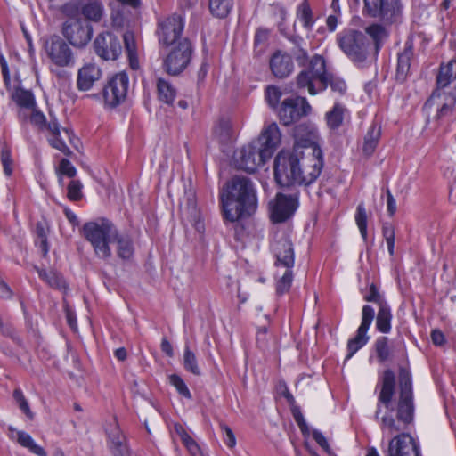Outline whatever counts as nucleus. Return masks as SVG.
<instances>
[{"instance_id":"f257e3e1","label":"nucleus","mask_w":456,"mask_h":456,"mask_svg":"<svg viewBox=\"0 0 456 456\" xmlns=\"http://www.w3.org/2000/svg\"><path fill=\"white\" fill-rule=\"evenodd\" d=\"M414 399L411 373L401 369L399 391L395 393V375L386 370L382 377L381 389L378 396L375 419L379 423L383 434L395 436L388 444L386 456H419L418 441L404 433L414 419Z\"/></svg>"},{"instance_id":"f03ea898","label":"nucleus","mask_w":456,"mask_h":456,"mask_svg":"<svg viewBox=\"0 0 456 456\" xmlns=\"http://www.w3.org/2000/svg\"><path fill=\"white\" fill-rule=\"evenodd\" d=\"M323 167L320 147L313 152L297 150H282L274 160V177L281 186L294 184L308 186L320 176Z\"/></svg>"},{"instance_id":"7ed1b4c3","label":"nucleus","mask_w":456,"mask_h":456,"mask_svg":"<svg viewBox=\"0 0 456 456\" xmlns=\"http://www.w3.org/2000/svg\"><path fill=\"white\" fill-rule=\"evenodd\" d=\"M84 237L90 242L98 258L109 260L112 256L110 244L116 247L118 258L130 261L134 254V244L132 237L120 232L115 224L106 218L87 222L82 228Z\"/></svg>"},{"instance_id":"20e7f679","label":"nucleus","mask_w":456,"mask_h":456,"mask_svg":"<svg viewBox=\"0 0 456 456\" xmlns=\"http://www.w3.org/2000/svg\"><path fill=\"white\" fill-rule=\"evenodd\" d=\"M224 218L231 223L251 216L257 209L256 190L252 181L233 176L220 195Z\"/></svg>"},{"instance_id":"39448f33","label":"nucleus","mask_w":456,"mask_h":456,"mask_svg":"<svg viewBox=\"0 0 456 456\" xmlns=\"http://www.w3.org/2000/svg\"><path fill=\"white\" fill-rule=\"evenodd\" d=\"M281 134L276 123L268 125L257 139L243 146L236 152L234 160L237 168L254 173L271 159L279 146Z\"/></svg>"},{"instance_id":"423d86ee","label":"nucleus","mask_w":456,"mask_h":456,"mask_svg":"<svg viewBox=\"0 0 456 456\" xmlns=\"http://www.w3.org/2000/svg\"><path fill=\"white\" fill-rule=\"evenodd\" d=\"M297 86L300 89H306L312 95L323 92L329 86L338 95H343L347 88L342 78L327 71L326 61L319 54L314 55L308 66L299 72Z\"/></svg>"},{"instance_id":"0eeeda50","label":"nucleus","mask_w":456,"mask_h":456,"mask_svg":"<svg viewBox=\"0 0 456 456\" xmlns=\"http://www.w3.org/2000/svg\"><path fill=\"white\" fill-rule=\"evenodd\" d=\"M338 42L341 50L352 61L358 66L363 64L370 45L364 33L356 30L343 31L338 35Z\"/></svg>"},{"instance_id":"6e6552de","label":"nucleus","mask_w":456,"mask_h":456,"mask_svg":"<svg viewBox=\"0 0 456 456\" xmlns=\"http://www.w3.org/2000/svg\"><path fill=\"white\" fill-rule=\"evenodd\" d=\"M364 10L372 18L385 24H393L401 20L404 5L402 0H363Z\"/></svg>"},{"instance_id":"1a4fd4ad","label":"nucleus","mask_w":456,"mask_h":456,"mask_svg":"<svg viewBox=\"0 0 456 456\" xmlns=\"http://www.w3.org/2000/svg\"><path fill=\"white\" fill-rule=\"evenodd\" d=\"M62 12L69 18L83 16L86 22H100L104 16V5L100 0H71L62 6Z\"/></svg>"},{"instance_id":"9d476101","label":"nucleus","mask_w":456,"mask_h":456,"mask_svg":"<svg viewBox=\"0 0 456 456\" xmlns=\"http://www.w3.org/2000/svg\"><path fill=\"white\" fill-rule=\"evenodd\" d=\"M184 23V17L176 13L159 20L156 29L159 44L165 47L177 45L183 39Z\"/></svg>"},{"instance_id":"9b49d317","label":"nucleus","mask_w":456,"mask_h":456,"mask_svg":"<svg viewBox=\"0 0 456 456\" xmlns=\"http://www.w3.org/2000/svg\"><path fill=\"white\" fill-rule=\"evenodd\" d=\"M68 18L62 24L61 32L63 37L74 47H85L93 37L92 25L80 17Z\"/></svg>"},{"instance_id":"f8f14e48","label":"nucleus","mask_w":456,"mask_h":456,"mask_svg":"<svg viewBox=\"0 0 456 456\" xmlns=\"http://www.w3.org/2000/svg\"><path fill=\"white\" fill-rule=\"evenodd\" d=\"M192 54V45L188 38L181 39L174 45L164 61L165 69L168 74L178 75L189 65Z\"/></svg>"},{"instance_id":"ddd939ff","label":"nucleus","mask_w":456,"mask_h":456,"mask_svg":"<svg viewBox=\"0 0 456 456\" xmlns=\"http://www.w3.org/2000/svg\"><path fill=\"white\" fill-rule=\"evenodd\" d=\"M128 86L129 78L126 72L113 75L103 88L105 104L113 108L123 102L126 98Z\"/></svg>"},{"instance_id":"4468645a","label":"nucleus","mask_w":456,"mask_h":456,"mask_svg":"<svg viewBox=\"0 0 456 456\" xmlns=\"http://www.w3.org/2000/svg\"><path fill=\"white\" fill-rule=\"evenodd\" d=\"M311 111V106L304 97L286 98L279 110V118L284 126H289Z\"/></svg>"},{"instance_id":"2eb2a0df","label":"nucleus","mask_w":456,"mask_h":456,"mask_svg":"<svg viewBox=\"0 0 456 456\" xmlns=\"http://www.w3.org/2000/svg\"><path fill=\"white\" fill-rule=\"evenodd\" d=\"M375 316V311L369 305H363L362 309V322L357 329L356 335L348 340L346 359H350L359 349L367 344L370 337L367 332L372 323Z\"/></svg>"},{"instance_id":"dca6fc26","label":"nucleus","mask_w":456,"mask_h":456,"mask_svg":"<svg viewBox=\"0 0 456 456\" xmlns=\"http://www.w3.org/2000/svg\"><path fill=\"white\" fill-rule=\"evenodd\" d=\"M95 53L104 61H115L122 53L117 36L106 31L98 34L94 41Z\"/></svg>"},{"instance_id":"f3484780","label":"nucleus","mask_w":456,"mask_h":456,"mask_svg":"<svg viewBox=\"0 0 456 456\" xmlns=\"http://www.w3.org/2000/svg\"><path fill=\"white\" fill-rule=\"evenodd\" d=\"M297 207L298 195L297 193L291 195L278 193L275 200L270 203L273 222H285L295 213Z\"/></svg>"},{"instance_id":"a211bd4d","label":"nucleus","mask_w":456,"mask_h":456,"mask_svg":"<svg viewBox=\"0 0 456 456\" xmlns=\"http://www.w3.org/2000/svg\"><path fill=\"white\" fill-rule=\"evenodd\" d=\"M455 104L456 96L454 94L436 89L433 92L424 107L426 109L436 107V114L434 117V120L440 121L452 114Z\"/></svg>"},{"instance_id":"6ab92c4d","label":"nucleus","mask_w":456,"mask_h":456,"mask_svg":"<svg viewBox=\"0 0 456 456\" xmlns=\"http://www.w3.org/2000/svg\"><path fill=\"white\" fill-rule=\"evenodd\" d=\"M45 50L47 56L57 66L66 67L72 62V52L69 46L57 36L46 40Z\"/></svg>"},{"instance_id":"aec40b11","label":"nucleus","mask_w":456,"mask_h":456,"mask_svg":"<svg viewBox=\"0 0 456 456\" xmlns=\"http://www.w3.org/2000/svg\"><path fill=\"white\" fill-rule=\"evenodd\" d=\"M295 144L292 150L303 151L305 149L307 152H313V149L319 147L317 141L319 134L317 128L311 124L303 123L294 128Z\"/></svg>"},{"instance_id":"412c9836","label":"nucleus","mask_w":456,"mask_h":456,"mask_svg":"<svg viewBox=\"0 0 456 456\" xmlns=\"http://www.w3.org/2000/svg\"><path fill=\"white\" fill-rule=\"evenodd\" d=\"M276 256V265L292 268L295 262V254L291 241L286 236L281 237L273 244Z\"/></svg>"},{"instance_id":"4be33fe9","label":"nucleus","mask_w":456,"mask_h":456,"mask_svg":"<svg viewBox=\"0 0 456 456\" xmlns=\"http://www.w3.org/2000/svg\"><path fill=\"white\" fill-rule=\"evenodd\" d=\"M269 64L272 73L279 78L287 77L294 69L292 58L282 51H276L270 58Z\"/></svg>"},{"instance_id":"5701e85b","label":"nucleus","mask_w":456,"mask_h":456,"mask_svg":"<svg viewBox=\"0 0 456 456\" xmlns=\"http://www.w3.org/2000/svg\"><path fill=\"white\" fill-rule=\"evenodd\" d=\"M102 77L101 69L94 63L85 64L77 73V86L80 91L90 90Z\"/></svg>"},{"instance_id":"b1692460","label":"nucleus","mask_w":456,"mask_h":456,"mask_svg":"<svg viewBox=\"0 0 456 456\" xmlns=\"http://www.w3.org/2000/svg\"><path fill=\"white\" fill-rule=\"evenodd\" d=\"M350 119V112L347 108L337 102L325 113V121L328 128L331 131L338 130L345 123Z\"/></svg>"},{"instance_id":"393cba45","label":"nucleus","mask_w":456,"mask_h":456,"mask_svg":"<svg viewBox=\"0 0 456 456\" xmlns=\"http://www.w3.org/2000/svg\"><path fill=\"white\" fill-rule=\"evenodd\" d=\"M118 4L113 8L111 12V25L114 28L119 29L125 27H129V20L126 16L127 6H131L134 10L139 5L140 1L136 0L134 4L128 1L118 0Z\"/></svg>"},{"instance_id":"a878e982","label":"nucleus","mask_w":456,"mask_h":456,"mask_svg":"<svg viewBox=\"0 0 456 456\" xmlns=\"http://www.w3.org/2000/svg\"><path fill=\"white\" fill-rule=\"evenodd\" d=\"M110 448L113 456H131L126 443V437L118 426L108 432Z\"/></svg>"},{"instance_id":"bb28decb","label":"nucleus","mask_w":456,"mask_h":456,"mask_svg":"<svg viewBox=\"0 0 456 456\" xmlns=\"http://www.w3.org/2000/svg\"><path fill=\"white\" fill-rule=\"evenodd\" d=\"M45 130H47L49 133L48 142L53 148L59 150L67 156H69L71 154V151L69 150V148L60 137L61 126L56 120H51L48 123L46 122V126L45 127Z\"/></svg>"},{"instance_id":"cd10ccee","label":"nucleus","mask_w":456,"mask_h":456,"mask_svg":"<svg viewBox=\"0 0 456 456\" xmlns=\"http://www.w3.org/2000/svg\"><path fill=\"white\" fill-rule=\"evenodd\" d=\"M124 44L126 53L127 54V58L129 61V65L131 69L136 70L139 69V60H138V52H137V45L134 38V35L132 31L127 30L123 35Z\"/></svg>"},{"instance_id":"c85d7f7f","label":"nucleus","mask_w":456,"mask_h":456,"mask_svg":"<svg viewBox=\"0 0 456 456\" xmlns=\"http://www.w3.org/2000/svg\"><path fill=\"white\" fill-rule=\"evenodd\" d=\"M456 79V61L451 60L446 64L440 67L439 73L436 77V84L439 90L449 86Z\"/></svg>"},{"instance_id":"c756f323","label":"nucleus","mask_w":456,"mask_h":456,"mask_svg":"<svg viewBox=\"0 0 456 456\" xmlns=\"http://www.w3.org/2000/svg\"><path fill=\"white\" fill-rule=\"evenodd\" d=\"M392 318L393 315L389 305L387 303H380L376 320L377 330L381 333H389L392 328Z\"/></svg>"},{"instance_id":"7c9ffc66","label":"nucleus","mask_w":456,"mask_h":456,"mask_svg":"<svg viewBox=\"0 0 456 456\" xmlns=\"http://www.w3.org/2000/svg\"><path fill=\"white\" fill-rule=\"evenodd\" d=\"M413 55L411 46L405 47L403 53L398 54L395 77L399 82H403L409 73L411 59Z\"/></svg>"},{"instance_id":"2f4dec72","label":"nucleus","mask_w":456,"mask_h":456,"mask_svg":"<svg viewBox=\"0 0 456 456\" xmlns=\"http://www.w3.org/2000/svg\"><path fill=\"white\" fill-rule=\"evenodd\" d=\"M12 99L22 109L31 110L36 107L35 96L29 90L18 87L12 92Z\"/></svg>"},{"instance_id":"473e14b6","label":"nucleus","mask_w":456,"mask_h":456,"mask_svg":"<svg viewBox=\"0 0 456 456\" xmlns=\"http://www.w3.org/2000/svg\"><path fill=\"white\" fill-rule=\"evenodd\" d=\"M380 134V127L375 124L371 125L367 134L364 137L362 148L364 154H366L367 156H370L374 152L379 141Z\"/></svg>"},{"instance_id":"72a5a7b5","label":"nucleus","mask_w":456,"mask_h":456,"mask_svg":"<svg viewBox=\"0 0 456 456\" xmlns=\"http://www.w3.org/2000/svg\"><path fill=\"white\" fill-rule=\"evenodd\" d=\"M297 19L307 31L313 28L314 19L307 2H303L297 10Z\"/></svg>"},{"instance_id":"f704fd0d","label":"nucleus","mask_w":456,"mask_h":456,"mask_svg":"<svg viewBox=\"0 0 456 456\" xmlns=\"http://www.w3.org/2000/svg\"><path fill=\"white\" fill-rule=\"evenodd\" d=\"M157 88L159 100L167 104H172L176 94L172 85L163 78H159Z\"/></svg>"},{"instance_id":"c9c22d12","label":"nucleus","mask_w":456,"mask_h":456,"mask_svg":"<svg viewBox=\"0 0 456 456\" xmlns=\"http://www.w3.org/2000/svg\"><path fill=\"white\" fill-rule=\"evenodd\" d=\"M233 6V0H209V10L217 18H225Z\"/></svg>"},{"instance_id":"e433bc0d","label":"nucleus","mask_w":456,"mask_h":456,"mask_svg":"<svg viewBox=\"0 0 456 456\" xmlns=\"http://www.w3.org/2000/svg\"><path fill=\"white\" fill-rule=\"evenodd\" d=\"M175 430L183 445L191 456H200L201 451L197 442L185 431L182 426H176Z\"/></svg>"},{"instance_id":"4c0bfd02","label":"nucleus","mask_w":456,"mask_h":456,"mask_svg":"<svg viewBox=\"0 0 456 456\" xmlns=\"http://www.w3.org/2000/svg\"><path fill=\"white\" fill-rule=\"evenodd\" d=\"M183 367L187 371L193 375L200 376L201 374L200 369L198 365L197 357L195 354L191 351L188 346H185L184 347Z\"/></svg>"},{"instance_id":"58836bf2","label":"nucleus","mask_w":456,"mask_h":456,"mask_svg":"<svg viewBox=\"0 0 456 456\" xmlns=\"http://www.w3.org/2000/svg\"><path fill=\"white\" fill-rule=\"evenodd\" d=\"M376 354L379 362H384L390 359L391 350L388 346V338L380 337L375 342Z\"/></svg>"},{"instance_id":"ea45409f","label":"nucleus","mask_w":456,"mask_h":456,"mask_svg":"<svg viewBox=\"0 0 456 456\" xmlns=\"http://www.w3.org/2000/svg\"><path fill=\"white\" fill-rule=\"evenodd\" d=\"M355 223L359 228L362 239H367V213L364 204L362 202L357 206L355 213Z\"/></svg>"},{"instance_id":"a19ab883","label":"nucleus","mask_w":456,"mask_h":456,"mask_svg":"<svg viewBox=\"0 0 456 456\" xmlns=\"http://www.w3.org/2000/svg\"><path fill=\"white\" fill-rule=\"evenodd\" d=\"M366 33L375 42L377 49L379 45L387 37V32L385 28L380 24H372L366 28Z\"/></svg>"},{"instance_id":"79ce46f5","label":"nucleus","mask_w":456,"mask_h":456,"mask_svg":"<svg viewBox=\"0 0 456 456\" xmlns=\"http://www.w3.org/2000/svg\"><path fill=\"white\" fill-rule=\"evenodd\" d=\"M169 383L175 387L176 391L187 399H191V394L183 381V379L177 374H171L169 377Z\"/></svg>"},{"instance_id":"37998d69","label":"nucleus","mask_w":456,"mask_h":456,"mask_svg":"<svg viewBox=\"0 0 456 456\" xmlns=\"http://www.w3.org/2000/svg\"><path fill=\"white\" fill-rule=\"evenodd\" d=\"M13 399L15 400L20 411L29 419H32L34 418V413L31 411L29 404L20 388H17L13 391Z\"/></svg>"},{"instance_id":"c03bdc74","label":"nucleus","mask_w":456,"mask_h":456,"mask_svg":"<svg viewBox=\"0 0 456 456\" xmlns=\"http://www.w3.org/2000/svg\"><path fill=\"white\" fill-rule=\"evenodd\" d=\"M0 159L4 174L6 175H11L12 173V159L11 150L6 144H3L0 148Z\"/></svg>"},{"instance_id":"a18cd8bd","label":"nucleus","mask_w":456,"mask_h":456,"mask_svg":"<svg viewBox=\"0 0 456 456\" xmlns=\"http://www.w3.org/2000/svg\"><path fill=\"white\" fill-rule=\"evenodd\" d=\"M293 281V273L291 268H287L281 278L278 281L276 285V291L278 294L282 295L288 292L291 287Z\"/></svg>"},{"instance_id":"49530a36","label":"nucleus","mask_w":456,"mask_h":456,"mask_svg":"<svg viewBox=\"0 0 456 456\" xmlns=\"http://www.w3.org/2000/svg\"><path fill=\"white\" fill-rule=\"evenodd\" d=\"M77 174V170L75 167L71 164V162L67 159H62L59 165L58 175H59V183L60 184H63V179L61 177L62 175H67L69 178H73Z\"/></svg>"},{"instance_id":"de8ad7c7","label":"nucleus","mask_w":456,"mask_h":456,"mask_svg":"<svg viewBox=\"0 0 456 456\" xmlns=\"http://www.w3.org/2000/svg\"><path fill=\"white\" fill-rule=\"evenodd\" d=\"M232 126L228 120H221L215 127V134L222 142H227L231 138Z\"/></svg>"},{"instance_id":"09e8293b","label":"nucleus","mask_w":456,"mask_h":456,"mask_svg":"<svg viewBox=\"0 0 456 456\" xmlns=\"http://www.w3.org/2000/svg\"><path fill=\"white\" fill-rule=\"evenodd\" d=\"M281 91L279 87L274 86H270L266 88L265 91V99L272 108H277L279 102L281 98Z\"/></svg>"},{"instance_id":"8fccbe9b","label":"nucleus","mask_w":456,"mask_h":456,"mask_svg":"<svg viewBox=\"0 0 456 456\" xmlns=\"http://www.w3.org/2000/svg\"><path fill=\"white\" fill-rule=\"evenodd\" d=\"M382 233L387 245V249L391 256L395 254V231L391 225L386 224L382 228Z\"/></svg>"},{"instance_id":"3c124183","label":"nucleus","mask_w":456,"mask_h":456,"mask_svg":"<svg viewBox=\"0 0 456 456\" xmlns=\"http://www.w3.org/2000/svg\"><path fill=\"white\" fill-rule=\"evenodd\" d=\"M82 183L78 180H71L68 185V198L77 201L82 198Z\"/></svg>"},{"instance_id":"603ef678","label":"nucleus","mask_w":456,"mask_h":456,"mask_svg":"<svg viewBox=\"0 0 456 456\" xmlns=\"http://www.w3.org/2000/svg\"><path fill=\"white\" fill-rule=\"evenodd\" d=\"M39 277L45 281L52 287H59L61 285V278L54 272H47L45 270H37Z\"/></svg>"},{"instance_id":"864d4df0","label":"nucleus","mask_w":456,"mask_h":456,"mask_svg":"<svg viewBox=\"0 0 456 456\" xmlns=\"http://www.w3.org/2000/svg\"><path fill=\"white\" fill-rule=\"evenodd\" d=\"M313 437L316 441V443L323 449V451L328 454V456H336V454L332 452L330 444L323 436V434L319 430H313Z\"/></svg>"},{"instance_id":"5fc2aeb1","label":"nucleus","mask_w":456,"mask_h":456,"mask_svg":"<svg viewBox=\"0 0 456 456\" xmlns=\"http://www.w3.org/2000/svg\"><path fill=\"white\" fill-rule=\"evenodd\" d=\"M31 110L30 122L37 126L40 130H45L46 126V118L43 112L34 107Z\"/></svg>"},{"instance_id":"6e6d98bb","label":"nucleus","mask_w":456,"mask_h":456,"mask_svg":"<svg viewBox=\"0 0 456 456\" xmlns=\"http://www.w3.org/2000/svg\"><path fill=\"white\" fill-rule=\"evenodd\" d=\"M220 428L223 431V440L229 448H233L236 445V438L232 430L225 424H221Z\"/></svg>"},{"instance_id":"4d7b16f0","label":"nucleus","mask_w":456,"mask_h":456,"mask_svg":"<svg viewBox=\"0 0 456 456\" xmlns=\"http://www.w3.org/2000/svg\"><path fill=\"white\" fill-rule=\"evenodd\" d=\"M0 67H1V73L4 78V83L7 89L11 87V76H10V70L8 68L7 61L4 58V54L0 52Z\"/></svg>"},{"instance_id":"13d9d810","label":"nucleus","mask_w":456,"mask_h":456,"mask_svg":"<svg viewBox=\"0 0 456 456\" xmlns=\"http://www.w3.org/2000/svg\"><path fill=\"white\" fill-rule=\"evenodd\" d=\"M365 301L374 302L380 307V303H387L382 297L379 295L376 286L370 285V291L363 297Z\"/></svg>"},{"instance_id":"bf43d9fd","label":"nucleus","mask_w":456,"mask_h":456,"mask_svg":"<svg viewBox=\"0 0 456 456\" xmlns=\"http://www.w3.org/2000/svg\"><path fill=\"white\" fill-rule=\"evenodd\" d=\"M10 431L16 432V441L17 443L21 445L22 447H25L33 438L32 436L22 430H16L14 428L10 427Z\"/></svg>"},{"instance_id":"052dcab7","label":"nucleus","mask_w":456,"mask_h":456,"mask_svg":"<svg viewBox=\"0 0 456 456\" xmlns=\"http://www.w3.org/2000/svg\"><path fill=\"white\" fill-rule=\"evenodd\" d=\"M24 448L28 449L30 452L37 456H47L45 449L37 444L34 439H32Z\"/></svg>"},{"instance_id":"680f3d73","label":"nucleus","mask_w":456,"mask_h":456,"mask_svg":"<svg viewBox=\"0 0 456 456\" xmlns=\"http://www.w3.org/2000/svg\"><path fill=\"white\" fill-rule=\"evenodd\" d=\"M387 209L391 216L396 212V201L388 189L387 190Z\"/></svg>"},{"instance_id":"e2e57ef3","label":"nucleus","mask_w":456,"mask_h":456,"mask_svg":"<svg viewBox=\"0 0 456 456\" xmlns=\"http://www.w3.org/2000/svg\"><path fill=\"white\" fill-rule=\"evenodd\" d=\"M431 340L436 346H443L445 342L444 333L439 330H434L431 332Z\"/></svg>"},{"instance_id":"0e129e2a","label":"nucleus","mask_w":456,"mask_h":456,"mask_svg":"<svg viewBox=\"0 0 456 456\" xmlns=\"http://www.w3.org/2000/svg\"><path fill=\"white\" fill-rule=\"evenodd\" d=\"M295 420L298 427L300 428L303 434H307L309 432L307 424L301 413H297L294 415Z\"/></svg>"},{"instance_id":"69168bd1","label":"nucleus","mask_w":456,"mask_h":456,"mask_svg":"<svg viewBox=\"0 0 456 456\" xmlns=\"http://www.w3.org/2000/svg\"><path fill=\"white\" fill-rule=\"evenodd\" d=\"M295 420L298 427L300 428L303 434H307L309 432L307 424L301 413H297L294 415Z\"/></svg>"},{"instance_id":"338daca9","label":"nucleus","mask_w":456,"mask_h":456,"mask_svg":"<svg viewBox=\"0 0 456 456\" xmlns=\"http://www.w3.org/2000/svg\"><path fill=\"white\" fill-rule=\"evenodd\" d=\"M268 38V30L264 28H259L256 30L255 35V43L261 44L267 40Z\"/></svg>"},{"instance_id":"774afa93","label":"nucleus","mask_w":456,"mask_h":456,"mask_svg":"<svg viewBox=\"0 0 456 456\" xmlns=\"http://www.w3.org/2000/svg\"><path fill=\"white\" fill-rule=\"evenodd\" d=\"M160 346L162 352L167 356L172 357L174 355L173 346L166 338L162 339Z\"/></svg>"}]
</instances>
